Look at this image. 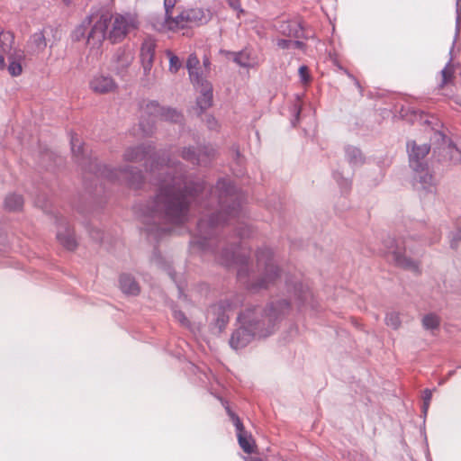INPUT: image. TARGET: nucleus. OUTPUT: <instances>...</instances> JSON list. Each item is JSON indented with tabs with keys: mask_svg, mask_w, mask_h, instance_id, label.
I'll use <instances>...</instances> for the list:
<instances>
[{
	"mask_svg": "<svg viewBox=\"0 0 461 461\" xmlns=\"http://www.w3.org/2000/svg\"><path fill=\"white\" fill-rule=\"evenodd\" d=\"M348 76H349L351 78H353V79L355 80L356 86H357L358 88H360L359 82H358V81H357V80L353 76H351V75H349V74H348Z\"/></svg>",
	"mask_w": 461,
	"mask_h": 461,
	"instance_id": "57",
	"label": "nucleus"
},
{
	"mask_svg": "<svg viewBox=\"0 0 461 461\" xmlns=\"http://www.w3.org/2000/svg\"><path fill=\"white\" fill-rule=\"evenodd\" d=\"M23 198L16 194L7 195L5 200V206L8 211H19L23 208Z\"/></svg>",
	"mask_w": 461,
	"mask_h": 461,
	"instance_id": "29",
	"label": "nucleus"
},
{
	"mask_svg": "<svg viewBox=\"0 0 461 461\" xmlns=\"http://www.w3.org/2000/svg\"><path fill=\"white\" fill-rule=\"evenodd\" d=\"M233 60L239 66L242 68H253L257 65V62L251 56V52L248 50H242L239 52H235Z\"/></svg>",
	"mask_w": 461,
	"mask_h": 461,
	"instance_id": "26",
	"label": "nucleus"
},
{
	"mask_svg": "<svg viewBox=\"0 0 461 461\" xmlns=\"http://www.w3.org/2000/svg\"><path fill=\"white\" fill-rule=\"evenodd\" d=\"M290 303L287 300H279L271 302L265 309L260 306L246 309L238 316L240 327L232 332L230 346L235 350L241 349L253 339L274 333L277 323L288 312Z\"/></svg>",
	"mask_w": 461,
	"mask_h": 461,
	"instance_id": "4",
	"label": "nucleus"
},
{
	"mask_svg": "<svg viewBox=\"0 0 461 461\" xmlns=\"http://www.w3.org/2000/svg\"><path fill=\"white\" fill-rule=\"evenodd\" d=\"M333 178L340 187L342 192H348L351 188V179L348 177H344L339 171L333 172Z\"/></svg>",
	"mask_w": 461,
	"mask_h": 461,
	"instance_id": "33",
	"label": "nucleus"
},
{
	"mask_svg": "<svg viewBox=\"0 0 461 461\" xmlns=\"http://www.w3.org/2000/svg\"><path fill=\"white\" fill-rule=\"evenodd\" d=\"M166 54L169 59V71L171 73H176L182 66L179 58L176 55H175L171 50H167Z\"/></svg>",
	"mask_w": 461,
	"mask_h": 461,
	"instance_id": "35",
	"label": "nucleus"
},
{
	"mask_svg": "<svg viewBox=\"0 0 461 461\" xmlns=\"http://www.w3.org/2000/svg\"><path fill=\"white\" fill-rule=\"evenodd\" d=\"M413 170V186L417 190L424 191L425 193H434L436 191V179L430 172L428 165L423 166L419 169Z\"/></svg>",
	"mask_w": 461,
	"mask_h": 461,
	"instance_id": "14",
	"label": "nucleus"
},
{
	"mask_svg": "<svg viewBox=\"0 0 461 461\" xmlns=\"http://www.w3.org/2000/svg\"><path fill=\"white\" fill-rule=\"evenodd\" d=\"M287 291L291 294V301L298 304L299 307L304 305L312 298V293L307 285L300 281L287 279L285 281Z\"/></svg>",
	"mask_w": 461,
	"mask_h": 461,
	"instance_id": "17",
	"label": "nucleus"
},
{
	"mask_svg": "<svg viewBox=\"0 0 461 461\" xmlns=\"http://www.w3.org/2000/svg\"><path fill=\"white\" fill-rule=\"evenodd\" d=\"M230 6L240 13H243V10L240 7V0H227Z\"/></svg>",
	"mask_w": 461,
	"mask_h": 461,
	"instance_id": "48",
	"label": "nucleus"
},
{
	"mask_svg": "<svg viewBox=\"0 0 461 461\" xmlns=\"http://www.w3.org/2000/svg\"><path fill=\"white\" fill-rule=\"evenodd\" d=\"M120 288L122 293L131 295H137L140 292V287L135 279L127 274L120 276Z\"/></svg>",
	"mask_w": 461,
	"mask_h": 461,
	"instance_id": "25",
	"label": "nucleus"
},
{
	"mask_svg": "<svg viewBox=\"0 0 461 461\" xmlns=\"http://www.w3.org/2000/svg\"><path fill=\"white\" fill-rule=\"evenodd\" d=\"M106 16L109 19L108 25L112 23V28L106 32V36L113 43L122 41L128 32L137 26L136 18L131 14Z\"/></svg>",
	"mask_w": 461,
	"mask_h": 461,
	"instance_id": "11",
	"label": "nucleus"
},
{
	"mask_svg": "<svg viewBox=\"0 0 461 461\" xmlns=\"http://www.w3.org/2000/svg\"><path fill=\"white\" fill-rule=\"evenodd\" d=\"M54 156V154L50 151H46L43 155H42V158L45 159V158H52V157Z\"/></svg>",
	"mask_w": 461,
	"mask_h": 461,
	"instance_id": "54",
	"label": "nucleus"
},
{
	"mask_svg": "<svg viewBox=\"0 0 461 461\" xmlns=\"http://www.w3.org/2000/svg\"><path fill=\"white\" fill-rule=\"evenodd\" d=\"M345 158L352 167L364 165L366 158L359 148L348 145L345 147Z\"/></svg>",
	"mask_w": 461,
	"mask_h": 461,
	"instance_id": "24",
	"label": "nucleus"
},
{
	"mask_svg": "<svg viewBox=\"0 0 461 461\" xmlns=\"http://www.w3.org/2000/svg\"><path fill=\"white\" fill-rule=\"evenodd\" d=\"M383 244L384 247V252L392 255V258L397 266L418 271L419 267L417 262L405 255L408 249L411 250L407 240H403L402 244H400L394 238L388 236L384 240Z\"/></svg>",
	"mask_w": 461,
	"mask_h": 461,
	"instance_id": "10",
	"label": "nucleus"
},
{
	"mask_svg": "<svg viewBox=\"0 0 461 461\" xmlns=\"http://www.w3.org/2000/svg\"><path fill=\"white\" fill-rule=\"evenodd\" d=\"M158 120L177 123L182 122L183 115L176 109L162 107L158 102L149 101L143 108L140 121V129L144 136L154 132Z\"/></svg>",
	"mask_w": 461,
	"mask_h": 461,
	"instance_id": "6",
	"label": "nucleus"
},
{
	"mask_svg": "<svg viewBox=\"0 0 461 461\" xmlns=\"http://www.w3.org/2000/svg\"><path fill=\"white\" fill-rule=\"evenodd\" d=\"M46 29L40 30L32 33L28 41L27 48L28 51L31 53H40L42 52L47 47L46 41Z\"/></svg>",
	"mask_w": 461,
	"mask_h": 461,
	"instance_id": "22",
	"label": "nucleus"
},
{
	"mask_svg": "<svg viewBox=\"0 0 461 461\" xmlns=\"http://www.w3.org/2000/svg\"><path fill=\"white\" fill-rule=\"evenodd\" d=\"M299 77H300V79L303 83L306 84L310 81V74H309V69L307 68V66H301L299 68Z\"/></svg>",
	"mask_w": 461,
	"mask_h": 461,
	"instance_id": "44",
	"label": "nucleus"
},
{
	"mask_svg": "<svg viewBox=\"0 0 461 461\" xmlns=\"http://www.w3.org/2000/svg\"><path fill=\"white\" fill-rule=\"evenodd\" d=\"M301 105L298 103H295L292 107V113L294 114V118L291 120V124L294 127L299 122V117L301 113Z\"/></svg>",
	"mask_w": 461,
	"mask_h": 461,
	"instance_id": "43",
	"label": "nucleus"
},
{
	"mask_svg": "<svg viewBox=\"0 0 461 461\" xmlns=\"http://www.w3.org/2000/svg\"><path fill=\"white\" fill-rule=\"evenodd\" d=\"M174 318L179 321L183 326H188L189 321L185 317V313L177 309H173Z\"/></svg>",
	"mask_w": 461,
	"mask_h": 461,
	"instance_id": "42",
	"label": "nucleus"
},
{
	"mask_svg": "<svg viewBox=\"0 0 461 461\" xmlns=\"http://www.w3.org/2000/svg\"><path fill=\"white\" fill-rule=\"evenodd\" d=\"M167 273H168V275L171 276V278H173V279H174V276H173V273L171 272V269H170V268H168V269H167Z\"/></svg>",
	"mask_w": 461,
	"mask_h": 461,
	"instance_id": "58",
	"label": "nucleus"
},
{
	"mask_svg": "<svg viewBox=\"0 0 461 461\" xmlns=\"http://www.w3.org/2000/svg\"><path fill=\"white\" fill-rule=\"evenodd\" d=\"M152 262L155 263L158 267H162V258L157 251L154 252V255L152 257Z\"/></svg>",
	"mask_w": 461,
	"mask_h": 461,
	"instance_id": "49",
	"label": "nucleus"
},
{
	"mask_svg": "<svg viewBox=\"0 0 461 461\" xmlns=\"http://www.w3.org/2000/svg\"><path fill=\"white\" fill-rule=\"evenodd\" d=\"M200 70H201V68H197L191 69L188 71L189 78L194 86H203V83H210L204 77H203Z\"/></svg>",
	"mask_w": 461,
	"mask_h": 461,
	"instance_id": "34",
	"label": "nucleus"
},
{
	"mask_svg": "<svg viewBox=\"0 0 461 461\" xmlns=\"http://www.w3.org/2000/svg\"><path fill=\"white\" fill-rule=\"evenodd\" d=\"M241 203L242 194L232 183L226 178L219 179L215 187L210 190L208 201L204 204L205 207H213L215 204V212H210L208 218L203 217L198 221L197 236L190 241L191 246L216 253L214 236L219 228L225 224L236 225L240 240L251 237L254 230L243 221L245 212Z\"/></svg>",
	"mask_w": 461,
	"mask_h": 461,
	"instance_id": "2",
	"label": "nucleus"
},
{
	"mask_svg": "<svg viewBox=\"0 0 461 461\" xmlns=\"http://www.w3.org/2000/svg\"><path fill=\"white\" fill-rule=\"evenodd\" d=\"M141 65L143 68V72L146 77H149L151 73V69L153 67V61L152 59H140Z\"/></svg>",
	"mask_w": 461,
	"mask_h": 461,
	"instance_id": "45",
	"label": "nucleus"
},
{
	"mask_svg": "<svg viewBox=\"0 0 461 461\" xmlns=\"http://www.w3.org/2000/svg\"><path fill=\"white\" fill-rule=\"evenodd\" d=\"M305 44L301 41H293L292 48L294 49H303Z\"/></svg>",
	"mask_w": 461,
	"mask_h": 461,
	"instance_id": "50",
	"label": "nucleus"
},
{
	"mask_svg": "<svg viewBox=\"0 0 461 461\" xmlns=\"http://www.w3.org/2000/svg\"><path fill=\"white\" fill-rule=\"evenodd\" d=\"M456 29H455V39L453 47L455 46L456 41L460 33L461 30V0H456Z\"/></svg>",
	"mask_w": 461,
	"mask_h": 461,
	"instance_id": "37",
	"label": "nucleus"
},
{
	"mask_svg": "<svg viewBox=\"0 0 461 461\" xmlns=\"http://www.w3.org/2000/svg\"><path fill=\"white\" fill-rule=\"evenodd\" d=\"M439 317L434 313H429L422 318V325L426 330H436L439 326Z\"/></svg>",
	"mask_w": 461,
	"mask_h": 461,
	"instance_id": "32",
	"label": "nucleus"
},
{
	"mask_svg": "<svg viewBox=\"0 0 461 461\" xmlns=\"http://www.w3.org/2000/svg\"><path fill=\"white\" fill-rule=\"evenodd\" d=\"M108 22V17L105 14H103L95 23L91 30L87 32L88 25L90 24V18H86L74 30L72 34L73 40L79 41L86 38V43L90 45L91 48H99L106 37Z\"/></svg>",
	"mask_w": 461,
	"mask_h": 461,
	"instance_id": "7",
	"label": "nucleus"
},
{
	"mask_svg": "<svg viewBox=\"0 0 461 461\" xmlns=\"http://www.w3.org/2000/svg\"><path fill=\"white\" fill-rule=\"evenodd\" d=\"M91 236L95 240H102V233L100 232V230H95L94 232H91Z\"/></svg>",
	"mask_w": 461,
	"mask_h": 461,
	"instance_id": "52",
	"label": "nucleus"
},
{
	"mask_svg": "<svg viewBox=\"0 0 461 461\" xmlns=\"http://www.w3.org/2000/svg\"><path fill=\"white\" fill-rule=\"evenodd\" d=\"M235 155H236V158L238 160V163L240 164V150L238 149H235Z\"/></svg>",
	"mask_w": 461,
	"mask_h": 461,
	"instance_id": "55",
	"label": "nucleus"
},
{
	"mask_svg": "<svg viewBox=\"0 0 461 461\" xmlns=\"http://www.w3.org/2000/svg\"><path fill=\"white\" fill-rule=\"evenodd\" d=\"M452 59H453V58L450 57L447 64L441 70L442 79L438 86L440 89H442L446 85H447L448 83H450L452 81V78H453V68L451 66Z\"/></svg>",
	"mask_w": 461,
	"mask_h": 461,
	"instance_id": "31",
	"label": "nucleus"
},
{
	"mask_svg": "<svg viewBox=\"0 0 461 461\" xmlns=\"http://www.w3.org/2000/svg\"><path fill=\"white\" fill-rule=\"evenodd\" d=\"M89 87L95 94L104 95L114 92L117 84L110 75L96 73L90 79Z\"/></svg>",
	"mask_w": 461,
	"mask_h": 461,
	"instance_id": "16",
	"label": "nucleus"
},
{
	"mask_svg": "<svg viewBox=\"0 0 461 461\" xmlns=\"http://www.w3.org/2000/svg\"><path fill=\"white\" fill-rule=\"evenodd\" d=\"M24 52L22 50H14L8 55L7 71L12 77H18L23 72L22 61L24 59Z\"/></svg>",
	"mask_w": 461,
	"mask_h": 461,
	"instance_id": "23",
	"label": "nucleus"
},
{
	"mask_svg": "<svg viewBox=\"0 0 461 461\" xmlns=\"http://www.w3.org/2000/svg\"><path fill=\"white\" fill-rule=\"evenodd\" d=\"M238 299L221 300L212 304L208 311V320L214 333L220 334L227 326L230 312L240 305Z\"/></svg>",
	"mask_w": 461,
	"mask_h": 461,
	"instance_id": "9",
	"label": "nucleus"
},
{
	"mask_svg": "<svg viewBox=\"0 0 461 461\" xmlns=\"http://www.w3.org/2000/svg\"><path fill=\"white\" fill-rule=\"evenodd\" d=\"M196 87L200 88L201 92L196 99V106L200 110L199 113H203L212 104V86L211 83H203V86Z\"/></svg>",
	"mask_w": 461,
	"mask_h": 461,
	"instance_id": "21",
	"label": "nucleus"
},
{
	"mask_svg": "<svg viewBox=\"0 0 461 461\" xmlns=\"http://www.w3.org/2000/svg\"><path fill=\"white\" fill-rule=\"evenodd\" d=\"M206 124L210 130H216L218 127V122L212 116H208L206 119Z\"/></svg>",
	"mask_w": 461,
	"mask_h": 461,
	"instance_id": "47",
	"label": "nucleus"
},
{
	"mask_svg": "<svg viewBox=\"0 0 461 461\" xmlns=\"http://www.w3.org/2000/svg\"><path fill=\"white\" fill-rule=\"evenodd\" d=\"M385 323L387 326L396 330L401 325V320L397 312H388L385 316Z\"/></svg>",
	"mask_w": 461,
	"mask_h": 461,
	"instance_id": "36",
	"label": "nucleus"
},
{
	"mask_svg": "<svg viewBox=\"0 0 461 461\" xmlns=\"http://www.w3.org/2000/svg\"><path fill=\"white\" fill-rule=\"evenodd\" d=\"M438 239H439V235L437 234L433 237V239L429 241V243H434V242L438 241Z\"/></svg>",
	"mask_w": 461,
	"mask_h": 461,
	"instance_id": "56",
	"label": "nucleus"
},
{
	"mask_svg": "<svg viewBox=\"0 0 461 461\" xmlns=\"http://www.w3.org/2000/svg\"><path fill=\"white\" fill-rule=\"evenodd\" d=\"M431 398H432V392L431 390L429 389H426L424 392H423V405H422V411L424 413V415H426L427 411H428V409H429V402L431 401Z\"/></svg>",
	"mask_w": 461,
	"mask_h": 461,
	"instance_id": "41",
	"label": "nucleus"
},
{
	"mask_svg": "<svg viewBox=\"0 0 461 461\" xmlns=\"http://www.w3.org/2000/svg\"><path fill=\"white\" fill-rule=\"evenodd\" d=\"M6 67L5 59L3 55H0V69H4Z\"/></svg>",
	"mask_w": 461,
	"mask_h": 461,
	"instance_id": "53",
	"label": "nucleus"
},
{
	"mask_svg": "<svg viewBox=\"0 0 461 461\" xmlns=\"http://www.w3.org/2000/svg\"><path fill=\"white\" fill-rule=\"evenodd\" d=\"M203 67L206 70H210L211 60L208 57H204L203 59Z\"/></svg>",
	"mask_w": 461,
	"mask_h": 461,
	"instance_id": "51",
	"label": "nucleus"
},
{
	"mask_svg": "<svg viewBox=\"0 0 461 461\" xmlns=\"http://www.w3.org/2000/svg\"><path fill=\"white\" fill-rule=\"evenodd\" d=\"M438 152L441 158L440 160L448 161L453 164L461 161V151L449 140H446L444 139L443 144L438 148Z\"/></svg>",
	"mask_w": 461,
	"mask_h": 461,
	"instance_id": "19",
	"label": "nucleus"
},
{
	"mask_svg": "<svg viewBox=\"0 0 461 461\" xmlns=\"http://www.w3.org/2000/svg\"><path fill=\"white\" fill-rule=\"evenodd\" d=\"M123 160H145L147 177L158 186L154 197L136 207L148 238L158 241L171 231L168 224L180 225L188 220L190 205L204 191L205 182L189 178L181 162L160 161L151 144L128 147Z\"/></svg>",
	"mask_w": 461,
	"mask_h": 461,
	"instance_id": "1",
	"label": "nucleus"
},
{
	"mask_svg": "<svg viewBox=\"0 0 461 461\" xmlns=\"http://www.w3.org/2000/svg\"><path fill=\"white\" fill-rule=\"evenodd\" d=\"M156 41L151 37L146 38L140 48V59H152L154 60L156 50Z\"/></svg>",
	"mask_w": 461,
	"mask_h": 461,
	"instance_id": "27",
	"label": "nucleus"
},
{
	"mask_svg": "<svg viewBox=\"0 0 461 461\" xmlns=\"http://www.w3.org/2000/svg\"><path fill=\"white\" fill-rule=\"evenodd\" d=\"M230 248L223 247L218 255L221 264L237 267L238 281L249 291L256 292L267 289L274 285L280 276L274 252L267 247L258 249L256 254V267L251 265L249 251L236 242L230 243Z\"/></svg>",
	"mask_w": 461,
	"mask_h": 461,
	"instance_id": "3",
	"label": "nucleus"
},
{
	"mask_svg": "<svg viewBox=\"0 0 461 461\" xmlns=\"http://www.w3.org/2000/svg\"><path fill=\"white\" fill-rule=\"evenodd\" d=\"M14 34L11 32H3L0 33L1 51L9 55L14 51Z\"/></svg>",
	"mask_w": 461,
	"mask_h": 461,
	"instance_id": "28",
	"label": "nucleus"
},
{
	"mask_svg": "<svg viewBox=\"0 0 461 461\" xmlns=\"http://www.w3.org/2000/svg\"><path fill=\"white\" fill-rule=\"evenodd\" d=\"M450 239V247L452 249H456L457 241L461 240V219H460V226L456 227V231L449 233Z\"/></svg>",
	"mask_w": 461,
	"mask_h": 461,
	"instance_id": "39",
	"label": "nucleus"
},
{
	"mask_svg": "<svg viewBox=\"0 0 461 461\" xmlns=\"http://www.w3.org/2000/svg\"><path fill=\"white\" fill-rule=\"evenodd\" d=\"M409 154V164L411 169H419L423 166H427L426 157L430 150V146L427 143L417 145L415 141L407 143Z\"/></svg>",
	"mask_w": 461,
	"mask_h": 461,
	"instance_id": "15",
	"label": "nucleus"
},
{
	"mask_svg": "<svg viewBox=\"0 0 461 461\" xmlns=\"http://www.w3.org/2000/svg\"><path fill=\"white\" fill-rule=\"evenodd\" d=\"M454 374V371L449 372V375H452Z\"/></svg>",
	"mask_w": 461,
	"mask_h": 461,
	"instance_id": "61",
	"label": "nucleus"
},
{
	"mask_svg": "<svg viewBox=\"0 0 461 461\" xmlns=\"http://www.w3.org/2000/svg\"><path fill=\"white\" fill-rule=\"evenodd\" d=\"M249 461H262V459L258 458V457H256V458H252V459H250Z\"/></svg>",
	"mask_w": 461,
	"mask_h": 461,
	"instance_id": "59",
	"label": "nucleus"
},
{
	"mask_svg": "<svg viewBox=\"0 0 461 461\" xmlns=\"http://www.w3.org/2000/svg\"><path fill=\"white\" fill-rule=\"evenodd\" d=\"M200 68V60L195 54H190L186 60V68L187 70L194 69Z\"/></svg>",
	"mask_w": 461,
	"mask_h": 461,
	"instance_id": "40",
	"label": "nucleus"
},
{
	"mask_svg": "<svg viewBox=\"0 0 461 461\" xmlns=\"http://www.w3.org/2000/svg\"><path fill=\"white\" fill-rule=\"evenodd\" d=\"M216 149L211 145L188 146L183 148L181 157L183 159L195 165L206 166L215 157Z\"/></svg>",
	"mask_w": 461,
	"mask_h": 461,
	"instance_id": "12",
	"label": "nucleus"
},
{
	"mask_svg": "<svg viewBox=\"0 0 461 461\" xmlns=\"http://www.w3.org/2000/svg\"><path fill=\"white\" fill-rule=\"evenodd\" d=\"M205 21V15L200 8H191L183 10L174 19L163 22L156 25L157 30L160 32H176L180 29L192 27L203 23Z\"/></svg>",
	"mask_w": 461,
	"mask_h": 461,
	"instance_id": "8",
	"label": "nucleus"
},
{
	"mask_svg": "<svg viewBox=\"0 0 461 461\" xmlns=\"http://www.w3.org/2000/svg\"><path fill=\"white\" fill-rule=\"evenodd\" d=\"M292 44H293V41L292 40H287V39H279L277 40L276 41V45L280 48V49H291L292 48Z\"/></svg>",
	"mask_w": 461,
	"mask_h": 461,
	"instance_id": "46",
	"label": "nucleus"
},
{
	"mask_svg": "<svg viewBox=\"0 0 461 461\" xmlns=\"http://www.w3.org/2000/svg\"><path fill=\"white\" fill-rule=\"evenodd\" d=\"M65 4H68L69 0H62Z\"/></svg>",
	"mask_w": 461,
	"mask_h": 461,
	"instance_id": "60",
	"label": "nucleus"
},
{
	"mask_svg": "<svg viewBox=\"0 0 461 461\" xmlns=\"http://www.w3.org/2000/svg\"><path fill=\"white\" fill-rule=\"evenodd\" d=\"M133 54L130 50L118 49L113 56V67L117 75L123 77L133 61Z\"/></svg>",
	"mask_w": 461,
	"mask_h": 461,
	"instance_id": "18",
	"label": "nucleus"
},
{
	"mask_svg": "<svg viewBox=\"0 0 461 461\" xmlns=\"http://www.w3.org/2000/svg\"><path fill=\"white\" fill-rule=\"evenodd\" d=\"M70 144L73 156L85 171L93 173L97 178H104L110 182L119 181L135 189L141 187L145 177L138 168L133 167H111L100 163L96 158H86L82 143L75 136L71 137Z\"/></svg>",
	"mask_w": 461,
	"mask_h": 461,
	"instance_id": "5",
	"label": "nucleus"
},
{
	"mask_svg": "<svg viewBox=\"0 0 461 461\" xmlns=\"http://www.w3.org/2000/svg\"><path fill=\"white\" fill-rule=\"evenodd\" d=\"M57 239L60 244L68 250H73L77 247V240L75 239L74 232L66 223H59Z\"/></svg>",
	"mask_w": 461,
	"mask_h": 461,
	"instance_id": "20",
	"label": "nucleus"
},
{
	"mask_svg": "<svg viewBox=\"0 0 461 461\" xmlns=\"http://www.w3.org/2000/svg\"><path fill=\"white\" fill-rule=\"evenodd\" d=\"M280 31L283 34L290 37H298L301 28L296 22H286L280 26Z\"/></svg>",
	"mask_w": 461,
	"mask_h": 461,
	"instance_id": "30",
	"label": "nucleus"
},
{
	"mask_svg": "<svg viewBox=\"0 0 461 461\" xmlns=\"http://www.w3.org/2000/svg\"><path fill=\"white\" fill-rule=\"evenodd\" d=\"M221 403L224 406L228 415L230 416V420L233 422V425L236 428L237 430V437L240 447L242 448V450L247 454H251L254 451L255 447V441L252 438L251 435L248 434L245 429L244 426L239 418L238 415H236L230 408L227 402H224L221 400Z\"/></svg>",
	"mask_w": 461,
	"mask_h": 461,
	"instance_id": "13",
	"label": "nucleus"
},
{
	"mask_svg": "<svg viewBox=\"0 0 461 461\" xmlns=\"http://www.w3.org/2000/svg\"><path fill=\"white\" fill-rule=\"evenodd\" d=\"M176 0H164V7H165V19L163 22H167V20L174 19L172 16V10L175 7Z\"/></svg>",
	"mask_w": 461,
	"mask_h": 461,
	"instance_id": "38",
	"label": "nucleus"
}]
</instances>
